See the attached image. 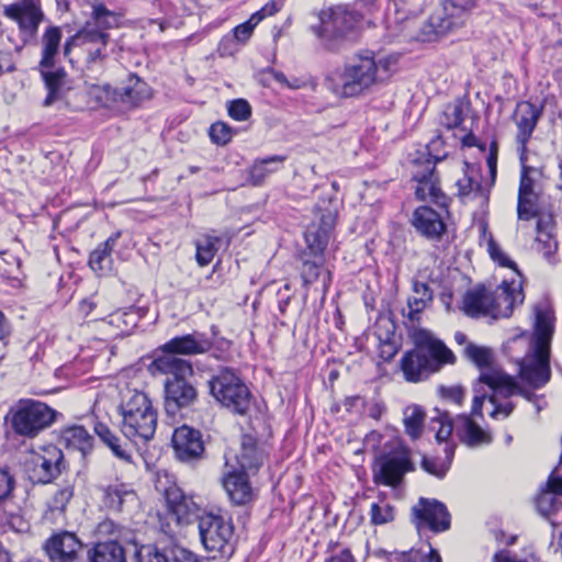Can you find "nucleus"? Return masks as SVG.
<instances>
[{"label": "nucleus", "instance_id": "nucleus-1", "mask_svg": "<svg viewBox=\"0 0 562 562\" xmlns=\"http://www.w3.org/2000/svg\"><path fill=\"white\" fill-rule=\"evenodd\" d=\"M535 333L529 350L525 358L518 361L519 378L525 385H519L513 376L497 369H487L480 375V381L492 391L488 400L493 405V418H506L512 414L514 405L508 397L516 394L533 403L537 413L542 409L540 398L533 391L543 387L551 378L550 344L554 317L549 307L539 305L535 308Z\"/></svg>", "mask_w": 562, "mask_h": 562}, {"label": "nucleus", "instance_id": "nucleus-2", "mask_svg": "<svg viewBox=\"0 0 562 562\" xmlns=\"http://www.w3.org/2000/svg\"><path fill=\"white\" fill-rule=\"evenodd\" d=\"M409 339L414 344L401 359V370L406 381L420 382L438 372L443 366L454 362V353L430 330L420 326H409Z\"/></svg>", "mask_w": 562, "mask_h": 562}, {"label": "nucleus", "instance_id": "nucleus-3", "mask_svg": "<svg viewBox=\"0 0 562 562\" xmlns=\"http://www.w3.org/2000/svg\"><path fill=\"white\" fill-rule=\"evenodd\" d=\"M394 61L391 58L375 60L373 53L358 54L345 64L342 70L326 78L333 91L351 98L364 93L372 86L390 78Z\"/></svg>", "mask_w": 562, "mask_h": 562}, {"label": "nucleus", "instance_id": "nucleus-4", "mask_svg": "<svg viewBox=\"0 0 562 562\" xmlns=\"http://www.w3.org/2000/svg\"><path fill=\"white\" fill-rule=\"evenodd\" d=\"M117 412L121 416V431L126 438L143 443L154 438L158 413L145 392L130 386L122 387Z\"/></svg>", "mask_w": 562, "mask_h": 562}, {"label": "nucleus", "instance_id": "nucleus-5", "mask_svg": "<svg viewBox=\"0 0 562 562\" xmlns=\"http://www.w3.org/2000/svg\"><path fill=\"white\" fill-rule=\"evenodd\" d=\"M363 13L345 5H337L319 13V25L314 32L329 50H338L345 43L357 38Z\"/></svg>", "mask_w": 562, "mask_h": 562}, {"label": "nucleus", "instance_id": "nucleus-6", "mask_svg": "<svg viewBox=\"0 0 562 562\" xmlns=\"http://www.w3.org/2000/svg\"><path fill=\"white\" fill-rule=\"evenodd\" d=\"M211 395L233 414L245 416L252 404V394L233 369L220 368L209 380Z\"/></svg>", "mask_w": 562, "mask_h": 562}, {"label": "nucleus", "instance_id": "nucleus-7", "mask_svg": "<svg viewBox=\"0 0 562 562\" xmlns=\"http://www.w3.org/2000/svg\"><path fill=\"white\" fill-rule=\"evenodd\" d=\"M199 533L209 559H228L234 553V526L225 517L212 513L200 516Z\"/></svg>", "mask_w": 562, "mask_h": 562}, {"label": "nucleus", "instance_id": "nucleus-8", "mask_svg": "<svg viewBox=\"0 0 562 562\" xmlns=\"http://www.w3.org/2000/svg\"><path fill=\"white\" fill-rule=\"evenodd\" d=\"M10 414L14 432L29 438H34L49 427L56 417L53 408L33 400H21Z\"/></svg>", "mask_w": 562, "mask_h": 562}, {"label": "nucleus", "instance_id": "nucleus-9", "mask_svg": "<svg viewBox=\"0 0 562 562\" xmlns=\"http://www.w3.org/2000/svg\"><path fill=\"white\" fill-rule=\"evenodd\" d=\"M436 415L431 417L429 429L435 432L436 441L445 443V460L424 457L422 468L437 477H443L452 464L454 457V443L449 439L452 436L453 418L446 409L436 408Z\"/></svg>", "mask_w": 562, "mask_h": 562}, {"label": "nucleus", "instance_id": "nucleus-10", "mask_svg": "<svg viewBox=\"0 0 562 562\" xmlns=\"http://www.w3.org/2000/svg\"><path fill=\"white\" fill-rule=\"evenodd\" d=\"M109 43L110 34L108 32L97 30L94 24H83L65 41L63 53L65 57H68L75 47H79L86 54L88 64H101L109 57Z\"/></svg>", "mask_w": 562, "mask_h": 562}, {"label": "nucleus", "instance_id": "nucleus-11", "mask_svg": "<svg viewBox=\"0 0 562 562\" xmlns=\"http://www.w3.org/2000/svg\"><path fill=\"white\" fill-rule=\"evenodd\" d=\"M3 15L16 23L24 43L35 40L45 13L41 0H18L3 7Z\"/></svg>", "mask_w": 562, "mask_h": 562}, {"label": "nucleus", "instance_id": "nucleus-12", "mask_svg": "<svg viewBox=\"0 0 562 562\" xmlns=\"http://www.w3.org/2000/svg\"><path fill=\"white\" fill-rule=\"evenodd\" d=\"M412 521L419 535L428 531L439 533L450 528V514L437 499L420 497L412 507Z\"/></svg>", "mask_w": 562, "mask_h": 562}, {"label": "nucleus", "instance_id": "nucleus-13", "mask_svg": "<svg viewBox=\"0 0 562 562\" xmlns=\"http://www.w3.org/2000/svg\"><path fill=\"white\" fill-rule=\"evenodd\" d=\"M146 83L135 75L130 76V85L121 90L112 88L109 83H92L87 93L99 106L110 108L116 102L136 104L140 101Z\"/></svg>", "mask_w": 562, "mask_h": 562}, {"label": "nucleus", "instance_id": "nucleus-14", "mask_svg": "<svg viewBox=\"0 0 562 562\" xmlns=\"http://www.w3.org/2000/svg\"><path fill=\"white\" fill-rule=\"evenodd\" d=\"M64 467L63 451L54 445H48L31 457L26 463V471L33 483L46 484L56 479Z\"/></svg>", "mask_w": 562, "mask_h": 562}, {"label": "nucleus", "instance_id": "nucleus-15", "mask_svg": "<svg viewBox=\"0 0 562 562\" xmlns=\"http://www.w3.org/2000/svg\"><path fill=\"white\" fill-rule=\"evenodd\" d=\"M394 445L389 453L380 458V470L374 479L375 482L386 486L398 485L405 473L414 469L408 449L402 445L401 440H396Z\"/></svg>", "mask_w": 562, "mask_h": 562}, {"label": "nucleus", "instance_id": "nucleus-16", "mask_svg": "<svg viewBox=\"0 0 562 562\" xmlns=\"http://www.w3.org/2000/svg\"><path fill=\"white\" fill-rule=\"evenodd\" d=\"M412 179L416 182L415 194L420 201H430L440 207H447V198L438 186L435 166L430 160H414Z\"/></svg>", "mask_w": 562, "mask_h": 562}, {"label": "nucleus", "instance_id": "nucleus-17", "mask_svg": "<svg viewBox=\"0 0 562 562\" xmlns=\"http://www.w3.org/2000/svg\"><path fill=\"white\" fill-rule=\"evenodd\" d=\"M562 496V462L552 471L549 480L536 498L538 513L555 526L562 518L561 503L557 496Z\"/></svg>", "mask_w": 562, "mask_h": 562}, {"label": "nucleus", "instance_id": "nucleus-18", "mask_svg": "<svg viewBox=\"0 0 562 562\" xmlns=\"http://www.w3.org/2000/svg\"><path fill=\"white\" fill-rule=\"evenodd\" d=\"M542 115V109L529 101L517 103L513 120L517 127L516 142L520 162L527 159V144Z\"/></svg>", "mask_w": 562, "mask_h": 562}, {"label": "nucleus", "instance_id": "nucleus-19", "mask_svg": "<svg viewBox=\"0 0 562 562\" xmlns=\"http://www.w3.org/2000/svg\"><path fill=\"white\" fill-rule=\"evenodd\" d=\"M222 483L229 499L236 505H246L255 497L248 480V471H243L231 463V457H226Z\"/></svg>", "mask_w": 562, "mask_h": 562}, {"label": "nucleus", "instance_id": "nucleus-20", "mask_svg": "<svg viewBox=\"0 0 562 562\" xmlns=\"http://www.w3.org/2000/svg\"><path fill=\"white\" fill-rule=\"evenodd\" d=\"M522 301L521 282L519 280L503 281L495 290H490L492 318L509 317L514 307Z\"/></svg>", "mask_w": 562, "mask_h": 562}, {"label": "nucleus", "instance_id": "nucleus-21", "mask_svg": "<svg viewBox=\"0 0 562 562\" xmlns=\"http://www.w3.org/2000/svg\"><path fill=\"white\" fill-rule=\"evenodd\" d=\"M165 409L170 416L177 415L182 408L194 404L198 398V391L189 379H166Z\"/></svg>", "mask_w": 562, "mask_h": 562}, {"label": "nucleus", "instance_id": "nucleus-22", "mask_svg": "<svg viewBox=\"0 0 562 562\" xmlns=\"http://www.w3.org/2000/svg\"><path fill=\"white\" fill-rule=\"evenodd\" d=\"M226 457H231V463L237 465L238 469L257 472L267 459L268 450L266 445L258 442L252 436L244 435L239 452L229 451L225 453Z\"/></svg>", "mask_w": 562, "mask_h": 562}, {"label": "nucleus", "instance_id": "nucleus-23", "mask_svg": "<svg viewBox=\"0 0 562 562\" xmlns=\"http://www.w3.org/2000/svg\"><path fill=\"white\" fill-rule=\"evenodd\" d=\"M148 370L153 375H166V379L180 380L193 376V368L190 361L164 351L160 347L155 351Z\"/></svg>", "mask_w": 562, "mask_h": 562}, {"label": "nucleus", "instance_id": "nucleus-24", "mask_svg": "<svg viewBox=\"0 0 562 562\" xmlns=\"http://www.w3.org/2000/svg\"><path fill=\"white\" fill-rule=\"evenodd\" d=\"M172 447L176 457L182 462L200 460L204 453V442L201 432L186 425L175 429Z\"/></svg>", "mask_w": 562, "mask_h": 562}, {"label": "nucleus", "instance_id": "nucleus-25", "mask_svg": "<svg viewBox=\"0 0 562 562\" xmlns=\"http://www.w3.org/2000/svg\"><path fill=\"white\" fill-rule=\"evenodd\" d=\"M335 222L336 212L326 209L319 214L318 222L313 223L307 228L305 232V241L312 255L323 256L329 243Z\"/></svg>", "mask_w": 562, "mask_h": 562}, {"label": "nucleus", "instance_id": "nucleus-26", "mask_svg": "<svg viewBox=\"0 0 562 562\" xmlns=\"http://www.w3.org/2000/svg\"><path fill=\"white\" fill-rule=\"evenodd\" d=\"M81 548V541L69 531L53 535L44 546L52 562H78V553Z\"/></svg>", "mask_w": 562, "mask_h": 562}, {"label": "nucleus", "instance_id": "nucleus-27", "mask_svg": "<svg viewBox=\"0 0 562 562\" xmlns=\"http://www.w3.org/2000/svg\"><path fill=\"white\" fill-rule=\"evenodd\" d=\"M164 496L168 513L172 515L178 524H189L198 516L199 506L192 496L184 492L176 484L165 488Z\"/></svg>", "mask_w": 562, "mask_h": 562}, {"label": "nucleus", "instance_id": "nucleus-28", "mask_svg": "<svg viewBox=\"0 0 562 562\" xmlns=\"http://www.w3.org/2000/svg\"><path fill=\"white\" fill-rule=\"evenodd\" d=\"M99 322V330L105 336L104 339L123 337L132 333L137 326L139 316L134 310L116 311L105 318H93Z\"/></svg>", "mask_w": 562, "mask_h": 562}, {"label": "nucleus", "instance_id": "nucleus-29", "mask_svg": "<svg viewBox=\"0 0 562 562\" xmlns=\"http://www.w3.org/2000/svg\"><path fill=\"white\" fill-rule=\"evenodd\" d=\"M414 296L407 300V313L405 316V327L420 326L423 312L431 304L434 295L432 291L426 282L418 280L413 281Z\"/></svg>", "mask_w": 562, "mask_h": 562}, {"label": "nucleus", "instance_id": "nucleus-30", "mask_svg": "<svg viewBox=\"0 0 562 562\" xmlns=\"http://www.w3.org/2000/svg\"><path fill=\"white\" fill-rule=\"evenodd\" d=\"M211 347L204 334L194 333L173 337L160 348L178 357V355L194 356L206 352Z\"/></svg>", "mask_w": 562, "mask_h": 562}, {"label": "nucleus", "instance_id": "nucleus-31", "mask_svg": "<svg viewBox=\"0 0 562 562\" xmlns=\"http://www.w3.org/2000/svg\"><path fill=\"white\" fill-rule=\"evenodd\" d=\"M47 95L43 100L44 106H50L55 102L63 100L70 90L68 75L64 68H38Z\"/></svg>", "mask_w": 562, "mask_h": 562}, {"label": "nucleus", "instance_id": "nucleus-32", "mask_svg": "<svg viewBox=\"0 0 562 562\" xmlns=\"http://www.w3.org/2000/svg\"><path fill=\"white\" fill-rule=\"evenodd\" d=\"M461 308L465 315L472 318H492L490 290L484 285L468 290L463 294Z\"/></svg>", "mask_w": 562, "mask_h": 562}, {"label": "nucleus", "instance_id": "nucleus-33", "mask_svg": "<svg viewBox=\"0 0 562 562\" xmlns=\"http://www.w3.org/2000/svg\"><path fill=\"white\" fill-rule=\"evenodd\" d=\"M315 259H306L302 260V266L300 268V276L302 279L304 292V301L307 300L308 288L313 283H315L318 279H322L323 292L324 294L328 291L331 283V273L328 270H324V258L323 256H314Z\"/></svg>", "mask_w": 562, "mask_h": 562}, {"label": "nucleus", "instance_id": "nucleus-34", "mask_svg": "<svg viewBox=\"0 0 562 562\" xmlns=\"http://www.w3.org/2000/svg\"><path fill=\"white\" fill-rule=\"evenodd\" d=\"M63 32L59 26H47L41 36V59L38 68H54L60 53Z\"/></svg>", "mask_w": 562, "mask_h": 562}, {"label": "nucleus", "instance_id": "nucleus-35", "mask_svg": "<svg viewBox=\"0 0 562 562\" xmlns=\"http://www.w3.org/2000/svg\"><path fill=\"white\" fill-rule=\"evenodd\" d=\"M413 225L428 238H437L446 231L441 215L429 206H419L415 210Z\"/></svg>", "mask_w": 562, "mask_h": 562}, {"label": "nucleus", "instance_id": "nucleus-36", "mask_svg": "<svg viewBox=\"0 0 562 562\" xmlns=\"http://www.w3.org/2000/svg\"><path fill=\"white\" fill-rule=\"evenodd\" d=\"M121 236L122 233L120 231L115 232L90 254L89 266L98 274L103 276L112 271V252Z\"/></svg>", "mask_w": 562, "mask_h": 562}, {"label": "nucleus", "instance_id": "nucleus-37", "mask_svg": "<svg viewBox=\"0 0 562 562\" xmlns=\"http://www.w3.org/2000/svg\"><path fill=\"white\" fill-rule=\"evenodd\" d=\"M553 217L548 214L537 222L536 249L550 263H554V255L558 250V241L553 235Z\"/></svg>", "mask_w": 562, "mask_h": 562}, {"label": "nucleus", "instance_id": "nucleus-38", "mask_svg": "<svg viewBox=\"0 0 562 562\" xmlns=\"http://www.w3.org/2000/svg\"><path fill=\"white\" fill-rule=\"evenodd\" d=\"M136 493L131 484L114 482L103 488V504L113 512H122L124 506L136 501Z\"/></svg>", "mask_w": 562, "mask_h": 562}, {"label": "nucleus", "instance_id": "nucleus-39", "mask_svg": "<svg viewBox=\"0 0 562 562\" xmlns=\"http://www.w3.org/2000/svg\"><path fill=\"white\" fill-rule=\"evenodd\" d=\"M88 557L90 562H126L125 549L115 540L97 542Z\"/></svg>", "mask_w": 562, "mask_h": 562}, {"label": "nucleus", "instance_id": "nucleus-40", "mask_svg": "<svg viewBox=\"0 0 562 562\" xmlns=\"http://www.w3.org/2000/svg\"><path fill=\"white\" fill-rule=\"evenodd\" d=\"M285 160L286 156L283 155H273L256 159L249 169V181L254 186L262 184L267 177L277 172L282 167Z\"/></svg>", "mask_w": 562, "mask_h": 562}, {"label": "nucleus", "instance_id": "nucleus-41", "mask_svg": "<svg viewBox=\"0 0 562 562\" xmlns=\"http://www.w3.org/2000/svg\"><path fill=\"white\" fill-rule=\"evenodd\" d=\"M60 439L67 448L79 450L82 454L88 453L93 446V437L82 426H70L61 431Z\"/></svg>", "mask_w": 562, "mask_h": 562}, {"label": "nucleus", "instance_id": "nucleus-42", "mask_svg": "<svg viewBox=\"0 0 562 562\" xmlns=\"http://www.w3.org/2000/svg\"><path fill=\"white\" fill-rule=\"evenodd\" d=\"M93 430L95 435L111 449L115 457L124 461H131V453L122 445L121 438L117 437L106 424L95 420L93 423Z\"/></svg>", "mask_w": 562, "mask_h": 562}, {"label": "nucleus", "instance_id": "nucleus-43", "mask_svg": "<svg viewBox=\"0 0 562 562\" xmlns=\"http://www.w3.org/2000/svg\"><path fill=\"white\" fill-rule=\"evenodd\" d=\"M222 244V238L213 235H202L195 241V259L200 267L212 262Z\"/></svg>", "mask_w": 562, "mask_h": 562}, {"label": "nucleus", "instance_id": "nucleus-44", "mask_svg": "<svg viewBox=\"0 0 562 562\" xmlns=\"http://www.w3.org/2000/svg\"><path fill=\"white\" fill-rule=\"evenodd\" d=\"M74 496V488L70 485H66L56 491L53 497L47 503V509L44 514V518L47 521L55 522L60 518Z\"/></svg>", "mask_w": 562, "mask_h": 562}, {"label": "nucleus", "instance_id": "nucleus-45", "mask_svg": "<svg viewBox=\"0 0 562 562\" xmlns=\"http://www.w3.org/2000/svg\"><path fill=\"white\" fill-rule=\"evenodd\" d=\"M121 14L109 10L103 3L99 2L92 5L90 20L85 24H94L97 30H108L119 27Z\"/></svg>", "mask_w": 562, "mask_h": 562}, {"label": "nucleus", "instance_id": "nucleus-46", "mask_svg": "<svg viewBox=\"0 0 562 562\" xmlns=\"http://www.w3.org/2000/svg\"><path fill=\"white\" fill-rule=\"evenodd\" d=\"M464 434L462 441L470 448H477L490 445L493 436L488 430L483 429L469 417H463Z\"/></svg>", "mask_w": 562, "mask_h": 562}, {"label": "nucleus", "instance_id": "nucleus-47", "mask_svg": "<svg viewBox=\"0 0 562 562\" xmlns=\"http://www.w3.org/2000/svg\"><path fill=\"white\" fill-rule=\"evenodd\" d=\"M404 427L405 432L411 439L417 440L423 432L425 423V411L419 405H409L404 409Z\"/></svg>", "mask_w": 562, "mask_h": 562}, {"label": "nucleus", "instance_id": "nucleus-48", "mask_svg": "<svg viewBox=\"0 0 562 562\" xmlns=\"http://www.w3.org/2000/svg\"><path fill=\"white\" fill-rule=\"evenodd\" d=\"M257 25H258V23L252 20L251 15L246 22L237 25L233 30V36H225L221 41L220 47H218L220 54L222 56L231 55L233 52L228 49V45L234 44L235 41H237L239 43L247 42L250 38V36L252 35V32Z\"/></svg>", "mask_w": 562, "mask_h": 562}, {"label": "nucleus", "instance_id": "nucleus-49", "mask_svg": "<svg viewBox=\"0 0 562 562\" xmlns=\"http://www.w3.org/2000/svg\"><path fill=\"white\" fill-rule=\"evenodd\" d=\"M464 176L467 183L459 181V196L481 195V177L477 165L464 162Z\"/></svg>", "mask_w": 562, "mask_h": 562}, {"label": "nucleus", "instance_id": "nucleus-50", "mask_svg": "<svg viewBox=\"0 0 562 562\" xmlns=\"http://www.w3.org/2000/svg\"><path fill=\"white\" fill-rule=\"evenodd\" d=\"M456 9L454 0H445L442 2V13L431 18V23L438 29L439 33L448 32L454 27L457 23Z\"/></svg>", "mask_w": 562, "mask_h": 562}, {"label": "nucleus", "instance_id": "nucleus-51", "mask_svg": "<svg viewBox=\"0 0 562 562\" xmlns=\"http://www.w3.org/2000/svg\"><path fill=\"white\" fill-rule=\"evenodd\" d=\"M521 162L522 169L520 175L519 196H539V186L537 182L538 170L536 168Z\"/></svg>", "mask_w": 562, "mask_h": 562}, {"label": "nucleus", "instance_id": "nucleus-52", "mask_svg": "<svg viewBox=\"0 0 562 562\" xmlns=\"http://www.w3.org/2000/svg\"><path fill=\"white\" fill-rule=\"evenodd\" d=\"M539 213V196H519L517 203V218L519 222L537 221L542 217Z\"/></svg>", "mask_w": 562, "mask_h": 562}, {"label": "nucleus", "instance_id": "nucleus-53", "mask_svg": "<svg viewBox=\"0 0 562 562\" xmlns=\"http://www.w3.org/2000/svg\"><path fill=\"white\" fill-rule=\"evenodd\" d=\"M134 562H169L168 558L153 544L134 542Z\"/></svg>", "mask_w": 562, "mask_h": 562}, {"label": "nucleus", "instance_id": "nucleus-54", "mask_svg": "<svg viewBox=\"0 0 562 562\" xmlns=\"http://www.w3.org/2000/svg\"><path fill=\"white\" fill-rule=\"evenodd\" d=\"M394 519V507L384 498L371 504L370 520L373 525H384Z\"/></svg>", "mask_w": 562, "mask_h": 562}, {"label": "nucleus", "instance_id": "nucleus-55", "mask_svg": "<svg viewBox=\"0 0 562 562\" xmlns=\"http://www.w3.org/2000/svg\"><path fill=\"white\" fill-rule=\"evenodd\" d=\"M413 12L409 0H390L385 18L387 22L394 21L396 23L403 22L408 19Z\"/></svg>", "mask_w": 562, "mask_h": 562}, {"label": "nucleus", "instance_id": "nucleus-56", "mask_svg": "<svg viewBox=\"0 0 562 562\" xmlns=\"http://www.w3.org/2000/svg\"><path fill=\"white\" fill-rule=\"evenodd\" d=\"M465 357L480 368L488 367L492 362V351L485 347L469 345L464 350Z\"/></svg>", "mask_w": 562, "mask_h": 562}, {"label": "nucleus", "instance_id": "nucleus-57", "mask_svg": "<svg viewBox=\"0 0 562 562\" xmlns=\"http://www.w3.org/2000/svg\"><path fill=\"white\" fill-rule=\"evenodd\" d=\"M209 134L213 143L223 146L231 142L234 131L228 124L216 122L211 125Z\"/></svg>", "mask_w": 562, "mask_h": 562}, {"label": "nucleus", "instance_id": "nucleus-58", "mask_svg": "<svg viewBox=\"0 0 562 562\" xmlns=\"http://www.w3.org/2000/svg\"><path fill=\"white\" fill-rule=\"evenodd\" d=\"M487 251L493 259L502 267L510 268L517 272L516 263L502 250L499 245L493 239L492 236L487 239Z\"/></svg>", "mask_w": 562, "mask_h": 562}, {"label": "nucleus", "instance_id": "nucleus-59", "mask_svg": "<svg viewBox=\"0 0 562 562\" xmlns=\"http://www.w3.org/2000/svg\"><path fill=\"white\" fill-rule=\"evenodd\" d=\"M445 142L442 139V136L439 135L436 138L431 139L430 143L427 145V156L428 158L426 160H430L434 166H436L437 162L443 160L448 156V151L443 149Z\"/></svg>", "mask_w": 562, "mask_h": 562}, {"label": "nucleus", "instance_id": "nucleus-60", "mask_svg": "<svg viewBox=\"0 0 562 562\" xmlns=\"http://www.w3.org/2000/svg\"><path fill=\"white\" fill-rule=\"evenodd\" d=\"M228 114L236 121H245L250 116L251 108L246 100L237 99L229 103Z\"/></svg>", "mask_w": 562, "mask_h": 562}, {"label": "nucleus", "instance_id": "nucleus-61", "mask_svg": "<svg viewBox=\"0 0 562 562\" xmlns=\"http://www.w3.org/2000/svg\"><path fill=\"white\" fill-rule=\"evenodd\" d=\"M284 5V0H270L260 10L251 14L252 20L258 24L266 18L278 13Z\"/></svg>", "mask_w": 562, "mask_h": 562}, {"label": "nucleus", "instance_id": "nucleus-62", "mask_svg": "<svg viewBox=\"0 0 562 562\" xmlns=\"http://www.w3.org/2000/svg\"><path fill=\"white\" fill-rule=\"evenodd\" d=\"M440 125L451 132L456 136L454 128L457 127V104H449L440 116Z\"/></svg>", "mask_w": 562, "mask_h": 562}, {"label": "nucleus", "instance_id": "nucleus-63", "mask_svg": "<svg viewBox=\"0 0 562 562\" xmlns=\"http://www.w3.org/2000/svg\"><path fill=\"white\" fill-rule=\"evenodd\" d=\"M341 405L348 414L361 415L364 409L366 402L361 396L355 395V396L346 397L341 402Z\"/></svg>", "mask_w": 562, "mask_h": 562}, {"label": "nucleus", "instance_id": "nucleus-64", "mask_svg": "<svg viewBox=\"0 0 562 562\" xmlns=\"http://www.w3.org/2000/svg\"><path fill=\"white\" fill-rule=\"evenodd\" d=\"M171 562H199V558L186 548L175 547L171 551Z\"/></svg>", "mask_w": 562, "mask_h": 562}]
</instances>
